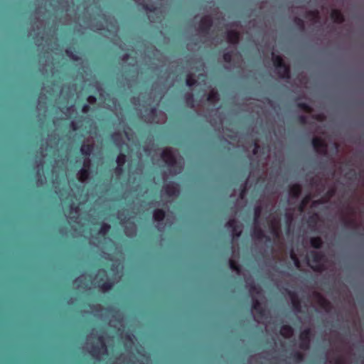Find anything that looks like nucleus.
I'll use <instances>...</instances> for the list:
<instances>
[{
  "mask_svg": "<svg viewBox=\"0 0 364 364\" xmlns=\"http://www.w3.org/2000/svg\"><path fill=\"white\" fill-rule=\"evenodd\" d=\"M166 217V212L163 209H155L153 212L154 220L158 223L162 222Z\"/></svg>",
  "mask_w": 364,
  "mask_h": 364,
  "instance_id": "obj_19",
  "label": "nucleus"
},
{
  "mask_svg": "<svg viewBox=\"0 0 364 364\" xmlns=\"http://www.w3.org/2000/svg\"><path fill=\"white\" fill-rule=\"evenodd\" d=\"M97 341L99 345H95L92 347V349L90 350V354L94 358H98L100 355H108V350H107V346L105 342V339L103 336H99L97 337Z\"/></svg>",
  "mask_w": 364,
  "mask_h": 364,
  "instance_id": "obj_2",
  "label": "nucleus"
},
{
  "mask_svg": "<svg viewBox=\"0 0 364 364\" xmlns=\"http://www.w3.org/2000/svg\"><path fill=\"white\" fill-rule=\"evenodd\" d=\"M90 157H85L82 168H90Z\"/></svg>",
  "mask_w": 364,
  "mask_h": 364,
  "instance_id": "obj_48",
  "label": "nucleus"
},
{
  "mask_svg": "<svg viewBox=\"0 0 364 364\" xmlns=\"http://www.w3.org/2000/svg\"><path fill=\"white\" fill-rule=\"evenodd\" d=\"M301 186L299 183H295L289 186V196L294 199L298 198L301 194Z\"/></svg>",
  "mask_w": 364,
  "mask_h": 364,
  "instance_id": "obj_13",
  "label": "nucleus"
},
{
  "mask_svg": "<svg viewBox=\"0 0 364 364\" xmlns=\"http://www.w3.org/2000/svg\"><path fill=\"white\" fill-rule=\"evenodd\" d=\"M111 228V226L105 223H103L100 228L99 233L103 236L108 234Z\"/></svg>",
  "mask_w": 364,
  "mask_h": 364,
  "instance_id": "obj_32",
  "label": "nucleus"
},
{
  "mask_svg": "<svg viewBox=\"0 0 364 364\" xmlns=\"http://www.w3.org/2000/svg\"><path fill=\"white\" fill-rule=\"evenodd\" d=\"M286 216H287V223H291V222L293 220L292 215L291 214H287Z\"/></svg>",
  "mask_w": 364,
  "mask_h": 364,
  "instance_id": "obj_53",
  "label": "nucleus"
},
{
  "mask_svg": "<svg viewBox=\"0 0 364 364\" xmlns=\"http://www.w3.org/2000/svg\"><path fill=\"white\" fill-rule=\"evenodd\" d=\"M144 8L150 11H152L154 10L153 8H149L147 5H146Z\"/></svg>",
  "mask_w": 364,
  "mask_h": 364,
  "instance_id": "obj_56",
  "label": "nucleus"
},
{
  "mask_svg": "<svg viewBox=\"0 0 364 364\" xmlns=\"http://www.w3.org/2000/svg\"><path fill=\"white\" fill-rule=\"evenodd\" d=\"M186 83L187 86L193 87L197 83V80L191 74H189L186 77Z\"/></svg>",
  "mask_w": 364,
  "mask_h": 364,
  "instance_id": "obj_35",
  "label": "nucleus"
},
{
  "mask_svg": "<svg viewBox=\"0 0 364 364\" xmlns=\"http://www.w3.org/2000/svg\"><path fill=\"white\" fill-rule=\"evenodd\" d=\"M289 295L291 299V301L292 304V306L294 309L297 312H301V301L299 299L297 294L294 291H289Z\"/></svg>",
  "mask_w": 364,
  "mask_h": 364,
  "instance_id": "obj_10",
  "label": "nucleus"
},
{
  "mask_svg": "<svg viewBox=\"0 0 364 364\" xmlns=\"http://www.w3.org/2000/svg\"><path fill=\"white\" fill-rule=\"evenodd\" d=\"M311 337V330L310 328H307L303 330L299 335V348L302 350H306L310 348Z\"/></svg>",
  "mask_w": 364,
  "mask_h": 364,
  "instance_id": "obj_5",
  "label": "nucleus"
},
{
  "mask_svg": "<svg viewBox=\"0 0 364 364\" xmlns=\"http://www.w3.org/2000/svg\"><path fill=\"white\" fill-rule=\"evenodd\" d=\"M306 18L313 21H318L320 16L318 10H310L306 11Z\"/></svg>",
  "mask_w": 364,
  "mask_h": 364,
  "instance_id": "obj_23",
  "label": "nucleus"
},
{
  "mask_svg": "<svg viewBox=\"0 0 364 364\" xmlns=\"http://www.w3.org/2000/svg\"><path fill=\"white\" fill-rule=\"evenodd\" d=\"M65 53L71 59H73L74 60H78V57L76 55H75L70 49H67L65 50Z\"/></svg>",
  "mask_w": 364,
  "mask_h": 364,
  "instance_id": "obj_43",
  "label": "nucleus"
},
{
  "mask_svg": "<svg viewBox=\"0 0 364 364\" xmlns=\"http://www.w3.org/2000/svg\"><path fill=\"white\" fill-rule=\"evenodd\" d=\"M252 230V236L257 240L261 241L263 239H265L267 242H271V238L269 236L266 235L264 230L259 226L257 224Z\"/></svg>",
  "mask_w": 364,
  "mask_h": 364,
  "instance_id": "obj_8",
  "label": "nucleus"
},
{
  "mask_svg": "<svg viewBox=\"0 0 364 364\" xmlns=\"http://www.w3.org/2000/svg\"><path fill=\"white\" fill-rule=\"evenodd\" d=\"M311 144L315 151L324 156L328 154V146L326 141L320 137L315 136L311 140Z\"/></svg>",
  "mask_w": 364,
  "mask_h": 364,
  "instance_id": "obj_4",
  "label": "nucleus"
},
{
  "mask_svg": "<svg viewBox=\"0 0 364 364\" xmlns=\"http://www.w3.org/2000/svg\"><path fill=\"white\" fill-rule=\"evenodd\" d=\"M213 19L210 16L202 17L199 23V31L205 35L208 34L213 26Z\"/></svg>",
  "mask_w": 364,
  "mask_h": 364,
  "instance_id": "obj_6",
  "label": "nucleus"
},
{
  "mask_svg": "<svg viewBox=\"0 0 364 364\" xmlns=\"http://www.w3.org/2000/svg\"><path fill=\"white\" fill-rule=\"evenodd\" d=\"M252 309L254 310L259 316H263L264 315V309L262 306L260 301L255 298H252Z\"/></svg>",
  "mask_w": 364,
  "mask_h": 364,
  "instance_id": "obj_15",
  "label": "nucleus"
},
{
  "mask_svg": "<svg viewBox=\"0 0 364 364\" xmlns=\"http://www.w3.org/2000/svg\"><path fill=\"white\" fill-rule=\"evenodd\" d=\"M102 280V279H100V281L99 287L103 292H107L112 289L114 287V282L111 279H107L106 281L101 283Z\"/></svg>",
  "mask_w": 364,
  "mask_h": 364,
  "instance_id": "obj_18",
  "label": "nucleus"
},
{
  "mask_svg": "<svg viewBox=\"0 0 364 364\" xmlns=\"http://www.w3.org/2000/svg\"><path fill=\"white\" fill-rule=\"evenodd\" d=\"M231 230L232 239L238 238L242 235V226H240V228H235L234 229H232Z\"/></svg>",
  "mask_w": 364,
  "mask_h": 364,
  "instance_id": "obj_39",
  "label": "nucleus"
},
{
  "mask_svg": "<svg viewBox=\"0 0 364 364\" xmlns=\"http://www.w3.org/2000/svg\"><path fill=\"white\" fill-rule=\"evenodd\" d=\"M311 196L310 195H307L301 201L300 203V205L299 206V210L300 211H303L304 209L305 208V207L307 205V204L309 203V201L311 200Z\"/></svg>",
  "mask_w": 364,
  "mask_h": 364,
  "instance_id": "obj_33",
  "label": "nucleus"
},
{
  "mask_svg": "<svg viewBox=\"0 0 364 364\" xmlns=\"http://www.w3.org/2000/svg\"><path fill=\"white\" fill-rule=\"evenodd\" d=\"M250 289L253 291L259 292V289L256 287L255 284H251Z\"/></svg>",
  "mask_w": 364,
  "mask_h": 364,
  "instance_id": "obj_54",
  "label": "nucleus"
},
{
  "mask_svg": "<svg viewBox=\"0 0 364 364\" xmlns=\"http://www.w3.org/2000/svg\"><path fill=\"white\" fill-rule=\"evenodd\" d=\"M155 112H156V108L155 107H153V108L151 109V113L154 114Z\"/></svg>",
  "mask_w": 364,
  "mask_h": 364,
  "instance_id": "obj_57",
  "label": "nucleus"
},
{
  "mask_svg": "<svg viewBox=\"0 0 364 364\" xmlns=\"http://www.w3.org/2000/svg\"><path fill=\"white\" fill-rule=\"evenodd\" d=\"M298 122L301 124H306L307 122L306 117L304 115H300L298 117Z\"/></svg>",
  "mask_w": 364,
  "mask_h": 364,
  "instance_id": "obj_45",
  "label": "nucleus"
},
{
  "mask_svg": "<svg viewBox=\"0 0 364 364\" xmlns=\"http://www.w3.org/2000/svg\"><path fill=\"white\" fill-rule=\"evenodd\" d=\"M165 193L169 196H176L178 193V185L176 183L170 182L164 187Z\"/></svg>",
  "mask_w": 364,
  "mask_h": 364,
  "instance_id": "obj_9",
  "label": "nucleus"
},
{
  "mask_svg": "<svg viewBox=\"0 0 364 364\" xmlns=\"http://www.w3.org/2000/svg\"><path fill=\"white\" fill-rule=\"evenodd\" d=\"M290 257L293 260L294 265L296 267H300V261H299V258L297 257V256L296 255V254L293 251L290 254Z\"/></svg>",
  "mask_w": 364,
  "mask_h": 364,
  "instance_id": "obj_40",
  "label": "nucleus"
},
{
  "mask_svg": "<svg viewBox=\"0 0 364 364\" xmlns=\"http://www.w3.org/2000/svg\"><path fill=\"white\" fill-rule=\"evenodd\" d=\"M253 150H252V154L254 155H257L258 154V152L260 150V146L259 144V143L257 142V140H255L254 142H253Z\"/></svg>",
  "mask_w": 364,
  "mask_h": 364,
  "instance_id": "obj_41",
  "label": "nucleus"
},
{
  "mask_svg": "<svg viewBox=\"0 0 364 364\" xmlns=\"http://www.w3.org/2000/svg\"><path fill=\"white\" fill-rule=\"evenodd\" d=\"M71 127L74 131H76L77 129V126L75 122L71 123Z\"/></svg>",
  "mask_w": 364,
  "mask_h": 364,
  "instance_id": "obj_55",
  "label": "nucleus"
},
{
  "mask_svg": "<svg viewBox=\"0 0 364 364\" xmlns=\"http://www.w3.org/2000/svg\"><path fill=\"white\" fill-rule=\"evenodd\" d=\"M331 18L336 23H343L345 21L344 16L338 9H333L331 11Z\"/></svg>",
  "mask_w": 364,
  "mask_h": 364,
  "instance_id": "obj_14",
  "label": "nucleus"
},
{
  "mask_svg": "<svg viewBox=\"0 0 364 364\" xmlns=\"http://www.w3.org/2000/svg\"><path fill=\"white\" fill-rule=\"evenodd\" d=\"M316 296L318 305L326 311H329L332 308L331 302L318 293L316 294Z\"/></svg>",
  "mask_w": 364,
  "mask_h": 364,
  "instance_id": "obj_12",
  "label": "nucleus"
},
{
  "mask_svg": "<svg viewBox=\"0 0 364 364\" xmlns=\"http://www.w3.org/2000/svg\"><path fill=\"white\" fill-rule=\"evenodd\" d=\"M328 200L323 196L320 199L316 200L313 201V205L316 206L317 205L323 204L325 203H327Z\"/></svg>",
  "mask_w": 364,
  "mask_h": 364,
  "instance_id": "obj_42",
  "label": "nucleus"
},
{
  "mask_svg": "<svg viewBox=\"0 0 364 364\" xmlns=\"http://www.w3.org/2000/svg\"><path fill=\"white\" fill-rule=\"evenodd\" d=\"M184 98H185L187 105L190 108H193L195 106V100H194L193 95L192 93L187 92L185 94Z\"/></svg>",
  "mask_w": 364,
  "mask_h": 364,
  "instance_id": "obj_24",
  "label": "nucleus"
},
{
  "mask_svg": "<svg viewBox=\"0 0 364 364\" xmlns=\"http://www.w3.org/2000/svg\"><path fill=\"white\" fill-rule=\"evenodd\" d=\"M262 212V207L261 205H257L255 207V208H254V223H255V224H258Z\"/></svg>",
  "mask_w": 364,
  "mask_h": 364,
  "instance_id": "obj_25",
  "label": "nucleus"
},
{
  "mask_svg": "<svg viewBox=\"0 0 364 364\" xmlns=\"http://www.w3.org/2000/svg\"><path fill=\"white\" fill-rule=\"evenodd\" d=\"M318 220V215L317 213H314L310 215L308 218V223L309 225H316Z\"/></svg>",
  "mask_w": 364,
  "mask_h": 364,
  "instance_id": "obj_36",
  "label": "nucleus"
},
{
  "mask_svg": "<svg viewBox=\"0 0 364 364\" xmlns=\"http://www.w3.org/2000/svg\"><path fill=\"white\" fill-rule=\"evenodd\" d=\"M87 100L90 104H94L97 101V98L93 95H90L87 97Z\"/></svg>",
  "mask_w": 364,
  "mask_h": 364,
  "instance_id": "obj_51",
  "label": "nucleus"
},
{
  "mask_svg": "<svg viewBox=\"0 0 364 364\" xmlns=\"http://www.w3.org/2000/svg\"><path fill=\"white\" fill-rule=\"evenodd\" d=\"M78 174H79V181L81 182H85L90 177V169L87 168H82L79 171Z\"/></svg>",
  "mask_w": 364,
  "mask_h": 364,
  "instance_id": "obj_22",
  "label": "nucleus"
},
{
  "mask_svg": "<svg viewBox=\"0 0 364 364\" xmlns=\"http://www.w3.org/2000/svg\"><path fill=\"white\" fill-rule=\"evenodd\" d=\"M310 255L312 262L316 264L314 266L311 267L312 269L317 272H323L324 270V267L321 262L324 259V254L321 252L311 251L310 252Z\"/></svg>",
  "mask_w": 364,
  "mask_h": 364,
  "instance_id": "obj_3",
  "label": "nucleus"
},
{
  "mask_svg": "<svg viewBox=\"0 0 364 364\" xmlns=\"http://www.w3.org/2000/svg\"><path fill=\"white\" fill-rule=\"evenodd\" d=\"M111 138L113 140L114 142L117 143L121 140V135L118 132H114L111 135Z\"/></svg>",
  "mask_w": 364,
  "mask_h": 364,
  "instance_id": "obj_44",
  "label": "nucleus"
},
{
  "mask_svg": "<svg viewBox=\"0 0 364 364\" xmlns=\"http://www.w3.org/2000/svg\"><path fill=\"white\" fill-rule=\"evenodd\" d=\"M280 334L285 338H291L294 334L293 328L287 324L283 325L280 328Z\"/></svg>",
  "mask_w": 364,
  "mask_h": 364,
  "instance_id": "obj_16",
  "label": "nucleus"
},
{
  "mask_svg": "<svg viewBox=\"0 0 364 364\" xmlns=\"http://www.w3.org/2000/svg\"><path fill=\"white\" fill-rule=\"evenodd\" d=\"M246 183H245L242 188V190L240 191V196L241 198H243V197L245 196V193H246Z\"/></svg>",
  "mask_w": 364,
  "mask_h": 364,
  "instance_id": "obj_52",
  "label": "nucleus"
},
{
  "mask_svg": "<svg viewBox=\"0 0 364 364\" xmlns=\"http://www.w3.org/2000/svg\"><path fill=\"white\" fill-rule=\"evenodd\" d=\"M232 51H228L223 53V58L227 63H230L232 60Z\"/></svg>",
  "mask_w": 364,
  "mask_h": 364,
  "instance_id": "obj_38",
  "label": "nucleus"
},
{
  "mask_svg": "<svg viewBox=\"0 0 364 364\" xmlns=\"http://www.w3.org/2000/svg\"><path fill=\"white\" fill-rule=\"evenodd\" d=\"M161 157L169 167H173L176 164V159L170 149L164 150L161 154Z\"/></svg>",
  "mask_w": 364,
  "mask_h": 364,
  "instance_id": "obj_7",
  "label": "nucleus"
},
{
  "mask_svg": "<svg viewBox=\"0 0 364 364\" xmlns=\"http://www.w3.org/2000/svg\"><path fill=\"white\" fill-rule=\"evenodd\" d=\"M273 65L275 68V71L277 75L282 79H289L291 77L290 67L286 64L283 58L276 55L274 53H272Z\"/></svg>",
  "mask_w": 364,
  "mask_h": 364,
  "instance_id": "obj_1",
  "label": "nucleus"
},
{
  "mask_svg": "<svg viewBox=\"0 0 364 364\" xmlns=\"http://www.w3.org/2000/svg\"><path fill=\"white\" fill-rule=\"evenodd\" d=\"M333 364H344V360L341 356H338L335 360Z\"/></svg>",
  "mask_w": 364,
  "mask_h": 364,
  "instance_id": "obj_50",
  "label": "nucleus"
},
{
  "mask_svg": "<svg viewBox=\"0 0 364 364\" xmlns=\"http://www.w3.org/2000/svg\"><path fill=\"white\" fill-rule=\"evenodd\" d=\"M291 358L296 363H301L304 359V355L299 351H295L291 355Z\"/></svg>",
  "mask_w": 364,
  "mask_h": 364,
  "instance_id": "obj_28",
  "label": "nucleus"
},
{
  "mask_svg": "<svg viewBox=\"0 0 364 364\" xmlns=\"http://www.w3.org/2000/svg\"><path fill=\"white\" fill-rule=\"evenodd\" d=\"M226 34H227V40H228V43L233 44V45H236L239 43L240 38V35L237 31L230 30V31H228Z\"/></svg>",
  "mask_w": 364,
  "mask_h": 364,
  "instance_id": "obj_11",
  "label": "nucleus"
},
{
  "mask_svg": "<svg viewBox=\"0 0 364 364\" xmlns=\"http://www.w3.org/2000/svg\"><path fill=\"white\" fill-rule=\"evenodd\" d=\"M94 150L92 144H83L80 147V152L85 157H90Z\"/></svg>",
  "mask_w": 364,
  "mask_h": 364,
  "instance_id": "obj_17",
  "label": "nucleus"
},
{
  "mask_svg": "<svg viewBox=\"0 0 364 364\" xmlns=\"http://www.w3.org/2000/svg\"><path fill=\"white\" fill-rule=\"evenodd\" d=\"M296 107L298 108H299L300 109H301L306 112H308V113H311L312 112L311 107L306 102H298L296 104Z\"/></svg>",
  "mask_w": 364,
  "mask_h": 364,
  "instance_id": "obj_30",
  "label": "nucleus"
},
{
  "mask_svg": "<svg viewBox=\"0 0 364 364\" xmlns=\"http://www.w3.org/2000/svg\"><path fill=\"white\" fill-rule=\"evenodd\" d=\"M128 58V55L126 54L124 56V59L127 60Z\"/></svg>",
  "mask_w": 364,
  "mask_h": 364,
  "instance_id": "obj_58",
  "label": "nucleus"
},
{
  "mask_svg": "<svg viewBox=\"0 0 364 364\" xmlns=\"http://www.w3.org/2000/svg\"><path fill=\"white\" fill-rule=\"evenodd\" d=\"M219 100H220L219 94L217 91H215L214 90H211L207 96V101L212 104L218 102L219 101Z\"/></svg>",
  "mask_w": 364,
  "mask_h": 364,
  "instance_id": "obj_21",
  "label": "nucleus"
},
{
  "mask_svg": "<svg viewBox=\"0 0 364 364\" xmlns=\"http://www.w3.org/2000/svg\"><path fill=\"white\" fill-rule=\"evenodd\" d=\"M229 267L232 270L235 271L237 272H239L240 271V266L235 260L232 259H229Z\"/></svg>",
  "mask_w": 364,
  "mask_h": 364,
  "instance_id": "obj_34",
  "label": "nucleus"
},
{
  "mask_svg": "<svg viewBox=\"0 0 364 364\" xmlns=\"http://www.w3.org/2000/svg\"><path fill=\"white\" fill-rule=\"evenodd\" d=\"M241 225L235 219H230L225 224V227L228 229H234L235 228H240Z\"/></svg>",
  "mask_w": 364,
  "mask_h": 364,
  "instance_id": "obj_29",
  "label": "nucleus"
},
{
  "mask_svg": "<svg viewBox=\"0 0 364 364\" xmlns=\"http://www.w3.org/2000/svg\"><path fill=\"white\" fill-rule=\"evenodd\" d=\"M344 224L346 227H354L355 225L353 220H346L344 221Z\"/></svg>",
  "mask_w": 364,
  "mask_h": 364,
  "instance_id": "obj_46",
  "label": "nucleus"
},
{
  "mask_svg": "<svg viewBox=\"0 0 364 364\" xmlns=\"http://www.w3.org/2000/svg\"><path fill=\"white\" fill-rule=\"evenodd\" d=\"M323 240L320 237H312L310 239V245L315 249H320L323 245Z\"/></svg>",
  "mask_w": 364,
  "mask_h": 364,
  "instance_id": "obj_20",
  "label": "nucleus"
},
{
  "mask_svg": "<svg viewBox=\"0 0 364 364\" xmlns=\"http://www.w3.org/2000/svg\"><path fill=\"white\" fill-rule=\"evenodd\" d=\"M127 161V156L123 153H119L116 159L117 164L119 166H124Z\"/></svg>",
  "mask_w": 364,
  "mask_h": 364,
  "instance_id": "obj_31",
  "label": "nucleus"
},
{
  "mask_svg": "<svg viewBox=\"0 0 364 364\" xmlns=\"http://www.w3.org/2000/svg\"><path fill=\"white\" fill-rule=\"evenodd\" d=\"M294 23L295 24V26L297 27V28L301 31H304V29H305V23H304V21L302 18H299V17H295L294 18Z\"/></svg>",
  "mask_w": 364,
  "mask_h": 364,
  "instance_id": "obj_27",
  "label": "nucleus"
},
{
  "mask_svg": "<svg viewBox=\"0 0 364 364\" xmlns=\"http://www.w3.org/2000/svg\"><path fill=\"white\" fill-rule=\"evenodd\" d=\"M270 232L275 237H279L280 235V228L275 223L272 222L270 224Z\"/></svg>",
  "mask_w": 364,
  "mask_h": 364,
  "instance_id": "obj_26",
  "label": "nucleus"
},
{
  "mask_svg": "<svg viewBox=\"0 0 364 364\" xmlns=\"http://www.w3.org/2000/svg\"><path fill=\"white\" fill-rule=\"evenodd\" d=\"M90 110V106L88 104H84L82 107V112L83 113H87Z\"/></svg>",
  "mask_w": 364,
  "mask_h": 364,
  "instance_id": "obj_49",
  "label": "nucleus"
},
{
  "mask_svg": "<svg viewBox=\"0 0 364 364\" xmlns=\"http://www.w3.org/2000/svg\"><path fill=\"white\" fill-rule=\"evenodd\" d=\"M336 193V189L335 187H332L329 188L325 193L324 197L329 200L331 198H333Z\"/></svg>",
  "mask_w": 364,
  "mask_h": 364,
  "instance_id": "obj_37",
  "label": "nucleus"
},
{
  "mask_svg": "<svg viewBox=\"0 0 364 364\" xmlns=\"http://www.w3.org/2000/svg\"><path fill=\"white\" fill-rule=\"evenodd\" d=\"M124 171V166H119V165L114 169V173L117 175H121Z\"/></svg>",
  "mask_w": 364,
  "mask_h": 364,
  "instance_id": "obj_47",
  "label": "nucleus"
}]
</instances>
